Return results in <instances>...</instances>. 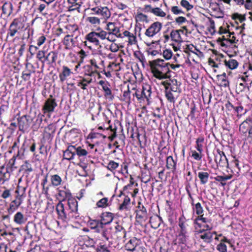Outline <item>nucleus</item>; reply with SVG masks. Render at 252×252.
I'll return each instance as SVG.
<instances>
[{"instance_id":"nucleus-30","label":"nucleus","mask_w":252,"mask_h":252,"mask_svg":"<svg viewBox=\"0 0 252 252\" xmlns=\"http://www.w3.org/2000/svg\"><path fill=\"white\" fill-rule=\"evenodd\" d=\"M58 195L62 198V202L73 197L70 190L65 186L63 188V189H58Z\"/></svg>"},{"instance_id":"nucleus-31","label":"nucleus","mask_w":252,"mask_h":252,"mask_svg":"<svg viewBox=\"0 0 252 252\" xmlns=\"http://www.w3.org/2000/svg\"><path fill=\"white\" fill-rule=\"evenodd\" d=\"M48 180H47V176H45L44 178L42 180L41 185L42 187V193L46 196L47 198L50 196L49 189L52 186H50V183L47 185Z\"/></svg>"},{"instance_id":"nucleus-7","label":"nucleus","mask_w":252,"mask_h":252,"mask_svg":"<svg viewBox=\"0 0 252 252\" xmlns=\"http://www.w3.org/2000/svg\"><path fill=\"white\" fill-rule=\"evenodd\" d=\"M23 27L24 25L19 19H14L10 24L6 35V38L8 39L9 37H14L16 34L18 32V31L23 29Z\"/></svg>"},{"instance_id":"nucleus-55","label":"nucleus","mask_w":252,"mask_h":252,"mask_svg":"<svg viewBox=\"0 0 252 252\" xmlns=\"http://www.w3.org/2000/svg\"><path fill=\"white\" fill-rule=\"evenodd\" d=\"M91 82L92 79L88 80L86 78H83L81 81L78 82L77 86L80 87L83 90H86L87 89L86 87Z\"/></svg>"},{"instance_id":"nucleus-41","label":"nucleus","mask_w":252,"mask_h":252,"mask_svg":"<svg viewBox=\"0 0 252 252\" xmlns=\"http://www.w3.org/2000/svg\"><path fill=\"white\" fill-rule=\"evenodd\" d=\"M72 36V35L67 34L64 37L63 44L66 46V48L75 46V41L74 39L71 38Z\"/></svg>"},{"instance_id":"nucleus-63","label":"nucleus","mask_w":252,"mask_h":252,"mask_svg":"<svg viewBox=\"0 0 252 252\" xmlns=\"http://www.w3.org/2000/svg\"><path fill=\"white\" fill-rule=\"evenodd\" d=\"M86 20L88 22L94 25H99L100 23V19L96 17H88L87 18Z\"/></svg>"},{"instance_id":"nucleus-44","label":"nucleus","mask_w":252,"mask_h":252,"mask_svg":"<svg viewBox=\"0 0 252 252\" xmlns=\"http://www.w3.org/2000/svg\"><path fill=\"white\" fill-rule=\"evenodd\" d=\"M33 171L32 164L29 161L26 160L19 169V171H24L26 173L29 174Z\"/></svg>"},{"instance_id":"nucleus-4","label":"nucleus","mask_w":252,"mask_h":252,"mask_svg":"<svg viewBox=\"0 0 252 252\" xmlns=\"http://www.w3.org/2000/svg\"><path fill=\"white\" fill-rule=\"evenodd\" d=\"M56 211L58 214V218L63 221L67 222L70 220H75L73 216L70 213L67 208H65L62 201L57 204Z\"/></svg>"},{"instance_id":"nucleus-10","label":"nucleus","mask_w":252,"mask_h":252,"mask_svg":"<svg viewBox=\"0 0 252 252\" xmlns=\"http://www.w3.org/2000/svg\"><path fill=\"white\" fill-rule=\"evenodd\" d=\"M178 226L179 229L178 232L189 234L191 230L190 222L183 214L178 219Z\"/></svg>"},{"instance_id":"nucleus-50","label":"nucleus","mask_w":252,"mask_h":252,"mask_svg":"<svg viewBox=\"0 0 252 252\" xmlns=\"http://www.w3.org/2000/svg\"><path fill=\"white\" fill-rule=\"evenodd\" d=\"M96 205L98 208H106L110 205L108 198L103 197L101 198L96 202Z\"/></svg>"},{"instance_id":"nucleus-39","label":"nucleus","mask_w":252,"mask_h":252,"mask_svg":"<svg viewBox=\"0 0 252 252\" xmlns=\"http://www.w3.org/2000/svg\"><path fill=\"white\" fill-rule=\"evenodd\" d=\"M142 94L147 100L151 94V86L147 83H143L142 85Z\"/></svg>"},{"instance_id":"nucleus-19","label":"nucleus","mask_w":252,"mask_h":252,"mask_svg":"<svg viewBox=\"0 0 252 252\" xmlns=\"http://www.w3.org/2000/svg\"><path fill=\"white\" fill-rule=\"evenodd\" d=\"M87 225L91 229L94 230V232L97 233L100 232L101 228H103L100 220L93 219L91 218H89Z\"/></svg>"},{"instance_id":"nucleus-53","label":"nucleus","mask_w":252,"mask_h":252,"mask_svg":"<svg viewBox=\"0 0 252 252\" xmlns=\"http://www.w3.org/2000/svg\"><path fill=\"white\" fill-rule=\"evenodd\" d=\"M178 96V94H174V93H173L170 91H169L168 87H166L165 96L168 100L171 102H173L175 101V98H176Z\"/></svg>"},{"instance_id":"nucleus-35","label":"nucleus","mask_w":252,"mask_h":252,"mask_svg":"<svg viewBox=\"0 0 252 252\" xmlns=\"http://www.w3.org/2000/svg\"><path fill=\"white\" fill-rule=\"evenodd\" d=\"M13 5L11 3L5 2L2 6V14L8 17L12 13Z\"/></svg>"},{"instance_id":"nucleus-34","label":"nucleus","mask_w":252,"mask_h":252,"mask_svg":"<svg viewBox=\"0 0 252 252\" xmlns=\"http://www.w3.org/2000/svg\"><path fill=\"white\" fill-rule=\"evenodd\" d=\"M161 222H162V218L158 215L151 217L150 219L151 226L154 229L158 228L160 226Z\"/></svg>"},{"instance_id":"nucleus-22","label":"nucleus","mask_w":252,"mask_h":252,"mask_svg":"<svg viewBox=\"0 0 252 252\" xmlns=\"http://www.w3.org/2000/svg\"><path fill=\"white\" fill-rule=\"evenodd\" d=\"M114 218V214L111 212H103L100 215V221L103 226L110 223Z\"/></svg>"},{"instance_id":"nucleus-17","label":"nucleus","mask_w":252,"mask_h":252,"mask_svg":"<svg viewBox=\"0 0 252 252\" xmlns=\"http://www.w3.org/2000/svg\"><path fill=\"white\" fill-rule=\"evenodd\" d=\"M141 244L140 239L132 237L125 244V248L127 251L135 252Z\"/></svg>"},{"instance_id":"nucleus-60","label":"nucleus","mask_w":252,"mask_h":252,"mask_svg":"<svg viewBox=\"0 0 252 252\" xmlns=\"http://www.w3.org/2000/svg\"><path fill=\"white\" fill-rule=\"evenodd\" d=\"M191 157L194 159L197 160V161H199V160H201L202 157H203L202 152H197L195 150H193V151H191Z\"/></svg>"},{"instance_id":"nucleus-49","label":"nucleus","mask_w":252,"mask_h":252,"mask_svg":"<svg viewBox=\"0 0 252 252\" xmlns=\"http://www.w3.org/2000/svg\"><path fill=\"white\" fill-rule=\"evenodd\" d=\"M14 221L18 224H22L25 222L23 214L20 212H17L14 216Z\"/></svg>"},{"instance_id":"nucleus-9","label":"nucleus","mask_w":252,"mask_h":252,"mask_svg":"<svg viewBox=\"0 0 252 252\" xmlns=\"http://www.w3.org/2000/svg\"><path fill=\"white\" fill-rule=\"evenodd\" d=\"M15 193L18 194L15 197V199L11 201L7 211L9 214H12L16 211L23 202V194L20 195L19 190L16 189Z\"/></svg>"},{"instance_id":"nucleus-23","label":"nucleus","mask_w":252,"mask_h":252,"mask_svg":"<svg viewBox=\"0 0 252 252\" xmlns=\"http://www.w3.org/2000/svg\"><path fill=\"white\" fill-rule=\"evenodd\" d=\"M229 167L228 169L231 170V172L234 175H239L241 172V168L239 166V161L235 157H233V159L230 161Z\"/></svg>"},{"instance_id":"nucleus-32","label":"nucleus","mask_w":252,"mask_h":252,"mask_svg":"<svg viewBox=\"0 0 252 252\" xmlns=\"http://www.w3.org/2000/svg\"><path fill=\"white\" fill-rule=\"evenodd\" d=\"M102 229L101 236L106 240L108 241L110 238L114 239L113 233L112 232L111 227H104Z\"/></svg>"},{"instance_id":"nucleus-12","label":"nucleus","mask_w":252,"mask_h":252,"mask_svg":"<svg viewBox=\"0 0 252 252\" xmlns=\"http://www.w3.org/2000/svg\"><path fill=\"white\" fill-rule=\"evenodd\" d=\"M96 114H92V120L95 121L98 123V125L106 124V125H109L111 120L109 119L106 114L103 111H95Z\"/></svg>"},{"instance_id":"nucleus-59","label":"nucleus","mask_w":252,"mask_h":252,"mask_svg":"<svg viewBox=\"0 0 252 252\" xmlns=\"http://www.w3.org/2000/svg\"><path fill=\"white\" fill-rule=\"evenodd\" d=\"M119 166V163L114 160H110L107 164V168L111 171H115Z\"/></svg>"},{"instance_id":"nucleus-47","label":"nucleus","mask_w":252,"mask_h":252,"mask_svg":"<svg viewBox=\"0 0 252 252\" xmlns=\"http://www.w3.org/2000/svg\"><path fill=\"white\" fill-rule=\"evenodd\" d=\"M57 58V54L54 51L49 52L47 56H45L44 61H47L49 63H54L56 62Z\"/></svg>"},{"instance_id":"nucleus-42","label":"nucleus","mask_w":252,"mask_h":252,"mask_svg":"<svg viewBox=\"0 0 252 252\" xmlns=\"http://www.w3.org/2000/svg\"><path fill=\"white\" fill-rule=\"evenodd\" d=\"M204 142V137L203 135H199L196 139L195 148L199 152H203V143Z\"/></svg>"},{"instance_id":"nucleus-51","label":"nucleus","mask_w":252,"mask_h":252,"mask_svg":"<svg viewBox=\"0 0 252 252\" xmlns=\"http://www.w3.org/2000/svg\"><path fill=\"white\" fill-rule=\"evenodd\" d=\"M82 239L84 241V245L87 247H93L94 246L95 242L94 239L86 235L82 237Z\"/></svg>"},{"instance_id":"nucleus-29","label":"nucleus","mask_w":252,"mask_h":252,"mask_svg":"<svg viewBox=\"0 0 252 252\" xmlns=\"http://www.w3.org/2000/svg\"><path fill=\"white\" fill-rule=\"evenodd\" d=\"M75 146V155H77L78 158L81 160L82 158L84 159L87 158L89 154V152L82 146H78L77 145Z\"/></svg>"},{"instance_id":"nucleus-25","label":"nucleus","mask_w":252,"mask_h":252,"mask_svg":"<svg viewBox=\"0 0 252 252\" xmlns=\"http://www.w3.org/2000/svg\"><path fill=\"white\" fill-rule=\"evenodd\" d=\"M98 129H103V130H110V132H111V135L109 136L108 137L110 141H113L114 139L117 136V128L116 127L114 128L112 127V126L110 125H107L105 126V124H102L100 125H98Z\"/></svg>"},{"instance_id":"nucleus-45","label":"nucleus","mask_w":252,"mask_h":252,"mask_svg":"<svg viewBox=\"0 0 252 252\" xmlns=\"http://www.w3.org/2000/svg\"><path fill=\"white\" fill-rule=\"evenodd\" d=\"M199 238L206 243H210L213 241V233L211 231L205 232L199 235Z\"/></svg>"},{"instance_id":"nucleus-24","label":"nucleus","mask_w":252,"mask_h":252,"mask_svg":"<svg viewBox=\"0 0 252 252\" xmlns=\"http://www.w3.org/2000/svg\"><path fill=\"white\" fill-rule=\"evenodd\" d=\"M86 39L87 41L93 44L94 45L96 46L101 47L100 45V42L98 40V37L97 34V32H92L86 35Z\"/></svg>"},{"instance_id":"nucleus-11","label":"nucleus","mask_w":252,"mask_h":252,"mask_svg":"<svg viewBox=\"0 0 252 252\" xmlns=\"http://www.w3.org/2000/svg\"><path fill=\"white\" fill-rule=\"evenodd\" d=\"M68 210L75 220L79 218V214L78 211V201L75 198L72 197L67 200Z\"/></svg>"},{"instance_id":"nucleus-18","label":"nucleus","mask_w":252,"mask_h":252,"mask_svg":"<svg viewBox=\"0 0 252 252\" xmlns=\"http://www.w3.org/2000/svg\"><path fill=\"white\" fill-rule=\"evenodd\" d=\"M98 84L101 86L103 91L104 92V96L109 100H112L114 98V95L111 90L110 84L103 80H100Z\"/></svg>"},{"instance_id":"nucleus-3","label":"nucleus","mask_w":252,"mask_h":252,"mask_svg":"<svg viewBox=\"0 0 252 252\" xmlns=\"http://www.w3.org/2000/svg\"><path fill=\"white\" fill-rule=\"evenodd\" d=\"M36 111H28V113L18 118L19 129L24 132L30 126L32 121L36 116Z\"/></svg>"},{"instance_id":"nucleus-21","label":"nucleus","mask_w":252,"mask_h":252,"mask_svg":"<svg viewBox=\"0 0 252 252\" xmlns=\"http://www.w3.org/2000/svg\"><path fill=\"white\" fill-rule=\"evenodd\" d=\"M66 149L63 151V159L71 160L75 156V146L68 144Z\"/></svg>"},{"instance_id":"nucleus-28","label":"nucleus","mask_w":252,"mask_h":252,"mask_svg":"<svg viewBox=\"0 0 252 252\" xmlns=\"http://www.w3.org/2000/svg\"><path fill=\"white\" fill-rule=\"evenodd\" d=\"M10 174L7 168H5L4 165L0 166V184H3L5 181L9 180Z\"/></svg>"},{"instance_id":"nucleus-2","label":"nucleus","mask_w":252,"mask_h":252,"mask_svg":"<svg viewBox=\"0 0 252 252\" xmlns=\"http://www.w3.org/2000/svg\"><path fill=\"white\" fill-rule=\"evenodd\" d=\"M92 2H90L88 8V10L91 11L90 14L101 15L104 19H108L110 17L111 13L107 7H98L97 3L99 2V0H92Z\"/></svg>"},{"instance_id":"nucleus-36","label":"nucleus","mask_w":252,"mask_h":252,"mask_svg":"<svg viewBox=\"0 0 252 252\" xmlns=\"http://www.w3.org/2000/svg\"><path fill=\"white\" fill-rule=\"evenodd\" d=\"M122 35V38L127 37L128 39V42L129 44L130 45L135 44L136 42V36L132 33L130 32L127 31H124L122 33H121Z\"/></svg>"},{"instance_id":"nucleus-5","label":"nucleus","mask_w":252,"mask_h":252,"mask_svg":"<svg viewBox=\"0 0 252 252\" xmlns=\"http://www.w3.org/2000/svg\"><path fill=\"white\" fill-rule=\"evenodd\" d=\"M136 214V221L141 224L145 221L148 218V213L146 208L140 201L138 202L135 211Z\"/></svg>"},{"instance_id":"nucleus-62","label":"nucleus","mask_w":252,"mask_h":252,"mask_svg":"<svg viewBox=\"0 0 252 252\" xmlns=\"http://www.w3.org/2000/svg\"><path fill=\"white\" fill-rule=\"evenodd\" d=\"M20 136H19L17 139L14 142L11 147L9 148V152L10 153H12L13 151H14L16 149L18 150V147L20 145Z\"/></svg>"},{"instance_id":"nucleus-38","label":"nucleus","mask_w":252,"mask_h":252,"mask_svg":"<svg viewBox=\"0 0 252 252\" xmlns=\"http://www.w3.org/2000/svg\"><path fill=\"white\" fill-rule=\"evenodd\" d=\"M71 70L66 66H63V70L61 73L59 74V78L61 82H63L66 80L67 77H68L71 74Z\"/></svg>"},{"instance_id":"nucleus-33","label":"nucleus","mask_w":252,"mask_h":252,"mask_svg":"<svg viewBox=\"0 0 252 252\" xmlns=\"http://www.w3.org/2000/svg\"><path fill=\"white\" fill-rule=\"evenodd\" d=\"M105 29L108 31V32L113 33V34H121L119 27H117L114 23H108L106 25Z\"/></svg>"},{"instance_id":"nucleus-64","label":"nucleus","mask_w":252,"mask_h":252,"mask_svg":"<svg viewBox=\"0 0 252 252\" xmlns=\"http://www.w3.org/2000/svg\"><path fill=\"white\" fill-rule=\"evenodd\" d=\"M136 20L139 22H148V17L147 15L142 13H138L136 16Z\"/></svg>"},{"instance_id":"nucleus-26","label":"nucleus","mask_w":252,"mask_h":252,"mask_svg":"<svg viewBox=\"0 0 252 252\" xmlns=\"http://www.w3.org/2000/svg\"><path fill=\"white\" fill-rule=\"evenodd\" d=\"M177 160L174 159L172 156H168L166 159V167L174 173L177 169Z\"/></svg>"},{"instance_id":"nucleus-20","label":"nucleus","mask_w":252,"mask_h":252,"mask_svg":"<svg viewBox=\"0 0 252 252\" xmlns=\"http://www.w3.org/2000/svg\"><path fill=\"white\" fill-rule=\"evenodd\" d=\"M189 234L178 232L176 238L173 241L174 245H186L189 239Z\"/></svg>"},{"instance_id":"nucleus-13","label":"nucleus","mask_w":252,"mask_h":252,"mask_svg":"<svg viewBox=\"0 0 252 252\" xmlns=\"http://www.w3.org/2000/svg\"><path fill=\"white\" fill-rule=\"evenodd\" d=\"M162 24L159 22H155L150 25L146 30L145 34L152 37L161 31Z\"/></svg>"},{"instance_id":"nucleus-58","label":"nucleus","mask_w":252,"mask_h":252,"mask_svg":"<svg viewBox=\"0 0 252 252\" xmlns=\"http://www.w3.org/2000/svg\"><path fill=\"white\" fill-rule=\"evenodd\" d=\"M193 210L198 216L203 214L204 212L203 207L199 202H198L194 205V207H193Z\"/></svg>"},{"instance_id":"nucleus-54","label":"nucleus","mask_w":252,"mask_h":252,"mask_svg":"<svg viewBox=\"0 0 252 252\" xmlns=\"http://www.w3.org/2000/svg\"><path fill=\"white\" fill-rule=\"evenodd\" d=\"M109 245L105 244L104 242H100L96 248L97 252H110Z\"/></svg>"},{"instance_id":"nucleus-1","label":"nucleus","mask_w":252,"mask_h":252,"mask_svg":"<svg viewBox=\"0 0 252 252\" xmlns=\"http://www.w3.org/2000/svg\"><path fill=\"white\" fill-rule=\"evenodd\" d=\"M169 63L163 60L157 59L152 61L150 63L152 72L156 78L164 79L169 77L170 72Z\"/></svg>"},{"instance_id":"nucleus-56","label":"nucleus","mask_w":252,"mask_h":252,"mask_svg":"<svg viewBox=\"0 0 252 252\" xmlns=\"http://www.w3.org/2000/svg\"><path fill=\"white\" fill-rule=\"evenodd\" d=\"M217 153H214V160L217 164V167H218L219 161H220L221 155L224 156V152L221 151L220 149H217L216 151Z\"/></svg>"},{"instance_id":"nucleus-14","label":"nucleus","mask_w":252,"mask_h":252,"mask_svg":"<svg viewBox=\"0 0 252 252\" xmlns=\"http://www.w3.org/2000/svg\"><path fill=\"white\" fill-rule=\"evenodd\" d=\"M45 176H47V180L48 181L49 179L50 186H52V187H58L63 183L62 177L58 174L48 173Z\"/></svg>"},{"instance_id":"nucleus-61","label":"nucleus","mask_w":252,"mask_h":252,"mask_svg":"<svg viewBox=\"0 0 252 252\" xmlns=\"http://www.w3.org/2000/svg\"><path fill=\"white\" fill-rule=\"evenodd\" d=\"M152 13L157 16L163 17L165 16V13L158 7L154 8L152 10Z\"/></svg>"},{"instance_id":"nucleus-43","label":"nucleus","mask_w":252,"mask_h":252,"mask_svg":"<svg viewBox=\"0 0 252 252\" xmlns=\"http://www.w3.org/2000/svg\"><path fill=\"white\" fill-rule=\"evenodd\" d=\"M28 141L26 140L24 141L23 142L21 147L19 148L18 147V150L17 151V153L16 155L17 158H22L24 156V154L26 151V150L28 148Z\"/></svg>"},{"instance_id":"nucleus-27","label":"nucleus","mask_w":252,"mask_h":252,"mask_svg":"<svg viewBox=\"0 0 252 252\" xmlns=\"http://www.w3.org/2000/svg\"><path fill=\"white\" fill-rule=\"evenodd\" d=\"M194 172L195 174L197 175L200 185H204L208 182L209 179V173L208 172L205 171H200L197 174L196 170L195 169Z\"/></svg>"},{"instance_id":"nucleus-8","label":"nucleus","mask_w":252,"mask_h":252,"mask_svg":"<svg viewBox=\"0 0 252 252\" xmlns=\"http://www.w3.org/2000/svg\"><path fill=\"white\" fill-rule=\"evenodd\" d=\"M113 235L114 239L121 240L126 236V231L123 226L121 221H115L114 223Z\"/></svg>"},{"instance_id":"nucleus-40","label":"nucleus","mask_w":252,"mask_h":252,"mask_svg":"<svg viewBox=\"0 0 252 252\" xmlns=\"http://www.w3.org/2000/svg\"><path fill=\"white\" fill-rule=\"evenodd\" d=\"M127 133L128 135H130V137L131 138L134 139L135 137H136L139 141H140V134L138 132V128L136 126L129 127L127 128Z\"/></svg>"},{"instance_id":"nucleus-57","label":"nucleus","mask_w":252,"mask_h":252,"mask_svg":"<svg viewBox=\"0 0 252 252\" xmlns=\"http://www.w3.org/2000/svg\"><path fill=\"white\" fill-rule=\"evenodd\" d=\"M106 36V39L108 41L114 42L116 41V38H122L121 34H113V33L108 32Z\"/></svg>"},{"instance_id":"nucleus-46","label":"nucleus","mask_w":252,"mask_h":252,"mask_svg":"<svg viewBox=\"0 0 252 252\" xmlns=\"http://www.w3.org/2000/svg\"><path fill=\"white\" fill-rule=\"evenodd\" d=\"M57 106V103L54 99H48L46 101L44 110H53Z\"/></svg>"},{"instance_id":"nucleus-16","label":"nucleus","mask_w":252,"mask_h":252,"mask_svg":"<svg viewBox=\"0 0 252 252\" xmlns=\"http://www.w3.org/2000/svg\"><path fill=\"white\" fill-rule=\"evenodd\" d=\"M52 126H48L45 128L43 133L41 142L46 144H51L55 133V129L52 128Z\"/></svg>"},{"instance_id":"nucleus-48","label":"nucleus","mask_w":252,"mask_h":252,"mask_svg":"<svg viewBox=\"0 0 252 252\" xmlns=\"http://www.w3.org/2000/svg\"><path fill=\"white\" fill-rule=\"evenodd\" d=\"M224 63L226 66L231 69L236 68L238 65V62L234 59H229L228 61L225 60L224 61Z\"/></svg>"},{"instance_id":"nucleus-52","label":"nucleus","mask_w":252,"mask_h":252,"mask_svg":"<svg viewBox=\"0 0 252 252\" xmlns=\"http://www.w3.org/2000/svg\"><path fill=\"white\" fill-rule=\"evenodd\" d=\"M220 166L221 168H228L229 167V164L228 159L224 153V156L221 155L220 161H219L218 167Z\"/></svg>"},{"instance_id":"nucleus-37","label":"nucleus","mask_w":252,"mask_h":252,"mask_svg":"<svg viewBox=\"0 0 252 252\" xmlns=\"http://www.w3.org/2000/svg\"><path fill=\"white\" fill-rule=\"evenodd\" d=\"M183 33V30H173L170 33V37L172 40L180 43L182 41V39L181 36L180 32Z\"/></svg>"},{"instance_id":"nucleus-15","label":"nucleus","mask_w":252,"mask_h":252,"mask_svg":"<svg viewBox=\"0 0 252 252\" xmlns=\"http://www.w3.org/2000/svg\"><path fill=\"white\" fill-rule=\"evenodd\" d=\"M127 191H124L122 190L120 194L118 195L119 197H123V200L122 203L120 204L118 210L120 211H127L128 210V206L130 203V198L128 195Z\"/></svg>"},{"instance_id":"nucleus-6","label":"nucleus","mask_w":252,"mask_h":252,"mask_svg":"<svg viewBox=\"0 0 252 252\" xmlns=\"http://www.w3.org/2000/svg\"><path fill=\"white\" fill-rule=\"evenodd\" d=\"M240 134L245 136V140L252 143V125L246 121H243L239 126Z\"/></svg>"}]
</instances>
